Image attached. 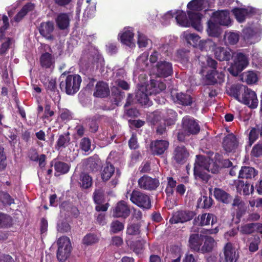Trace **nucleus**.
<instances>
[{
	"mask_svg": "<svg viewBox=\"0 0 262 262\" xmlns=\"http://www.w3.org/2000/svg\"><path fill=\"white\" fill-rule=\"evenodd\" d=\"M234 62L228 70L233 76H237L246 68L248 64L247 56L243 53L239 52L234 54Z\"/></svg>",
	"mask_w": 262,
	"mask_h": 262,
	"instance_id": "obj_5",
	"label": "nucleus"
},
{
	"mask_svg": "<svg viewBox=\"0 0 262 262\" xmlns=\"http://www.w3.org/2000/svg\"><path fill=\"white\" fill-rule=\"evenodd\" d=\"M251 156L255 158L262 156V144L257 143L254 145L251 151Z\"/></svg>",
	"mask_w": 262,
	"mask_h": 262,
	"instance_id": "obj_61",
	"label": "nucleus"
},
{
	"mask_svg": "<svg viewBox=\"0 0 262 262\" xmlns=\"http://www.w3.org/2000/svg\"><path fill=\"white\" fill-rule=\"evenodd\" d=\"M185 38L187 42L193 46L196 45L199 42L200 37V36L194 33H189L186 35Z\"/></svg>",
	"mask_w": 262,
	"mask_h": 262,
	"instance_id": "obj_60",
	"label": "nucleus"
},
{
	"mask_svg": "<svg viewBox=\"0 0 262 262\" xmlns=\"http://www.w3.org/2000/svg\"><path fill=\"white\" fill-rule=\"evenodd\" d=\"M35 5L31 2H28L23 6L21 9L17 13L14 17L15 22H20L29 13L34 11Z\"/></svg>",
	"mask_w": 262,
	"mask_h": 262,
	"instance_id": "obj_26",
	"label": "nucleus"
},
{
	"mask_svg": "<svg viewBox=\"0 0 262 262\" xmlns=\"http://www.w3.org/2000/svg\"><path fill=\"white\" fill-rule=\"evenodd\" d=\"M196 213L194 211L181 209L173 212L169 220L171 224L185 223L192 220Z\"/></svg>",
	"mask_w": 262,
	"mask_h": 262,
	"instance_id": "obj_7",
	"label": "nucleus"
},
{
	"mask_svg": "<svg viewBox=\"0 0 262 262\" xmlns=\"http://www.w3.org/2000/svg\"><path fill=\"white\" fill-rule=\"evenodd\" d=\"M47 93L50 95L52 99L54 101H58L60 99V95L57 88L55 79L51 78L44 83Z\"/></svg>",
	"mask_w": 262,
	"mask_h": 262,
	"instance_id": "obj_15",
	"label": "nucleus"
},
{
	"mask_svg": "<svg viewBox=\"0 0 262 262\" xmlns=\"http://www.w3.org/2000/svg\"><path fill=\"white\" fill-rule=\"evenodd\" d=\"M124 224L120 221L116 220L111 223L110 226V232L113 233H117L123 230Z\"/></svg>",
	"mask_w": 262,
	"mask_h": 262,
	"instance_id": "obj_55",
	"label": "nucleus"
},
{
	"mask_svg": "<svg viewBox=\"0 0 262 262\" xmlns=\"http://www.w3.org/2000/svg\"><path fill=\"white\" fill-rule=\"evenodd\" d=\"M129 207L124 201H120L117 203L113 209V216L116 217L127 218L130 214Z\"/></svg>",
	"mask_w": 262,
	"mask_h": 262,
	"instance_id": "obj_17",
	"label": "nucleus"
},
{
	"mask_svg": "<svg viewBox=\"0 0 262 262\" xmlns=\"http://www.w3.org/2000/svg\"><path fill=\"white\" fill-rule=\"evenodd\" d=\"M213 203V200L211 196L204 195L200 198L198 200V206L203 209L210 208Z\"/></svg>",
	"mask_w": 262,
	"mask_h": 262,
	"instance_id": "obj_42",
	"label": "nucleus"
},
{
	"mask_svg": "<svg viewBox=\"0 0 262 262\" xmlns=\"http://www.w3.org/2000/svg\"><path fill=\"white\" fill-rule=\"evenodd\" d=\"M136 100L142 105L150 106L151 102L149 101L147 94L141 90H138L136 93Z\"/></svg>",
	"mask_w": 262,
	"mask_h": 262,
	"instance_id": "obj_43",
	"label": "nucleus"
},
{
	"mask_svg": "<svg viewBox=\"0 0 262 262\" xmlns=\"http://www.w3.org/2000/svg\"><path fill=\"white\" fill-rule=\"evenodd\" d=\"M183 130L187 136L196 135L200 130V127L195 120L188 116L182 119Z\"/></svg>",
	"mask_w": 262,
	"mask_h": 262,
	"instance_id": "obj_9",
	"label": "nucleus"
},
{
	"mask_svg": "<svg viewBox=\"0 0 262 262\" xmlns=\"http://www.w3.org/2000/svg\"><path fill=\"white\" fill-rule=\"evenodd\" d=\"M239 145V142L233 133L226 135L223 140L222 147L227 153H234Z\"/></svg>",
	"mask_w": 262,
	"mask_h": 262,
	"instance_id": "obj_10",
	"label": "nucleus"
},
{
	"mask_svg": "<svg viewBox=\"0 0 262 262\" xmlns=\"http://www.w3.org/2000/svg\"><path fill=\"white\" fill-rule=\"evenodd\" d=\"M190 56V51L184 49L178 50L177 53L178 59L184 64L187 63L189 61Z\"/></svg>",
	"mask_w": 262,
	"mask_h": 262,
	"instance_id": "obj_45",
	"label": "nucleus"
},
{
	"mask_svg": "<svg viewBox=\"0 0 262 262\" xmlns=\"http://www.w3.org/2000/svg\"><path fill=\"white\" fill-rule=\"evenodd\" d=\"M156 69V74L160 77H167L173 73L172 64L165 60L157 62Z\"/></svg>",
	"mask_w": 262,
	"mask_h": 262,
	"instance_id": "obj_14",
	"label": "nucleus"
},
{
	"mask_svg": "<svg viewBox=\"0 0 262 262\" xmlns=\"http://www.w3.org/2000/svg\"><path fill=\"white\" fill-rule=\"evenodd\" d=\"M210 213H203L195 217L193 221L194 226H204L209 225L210 222Z\"/></svg>",
	"mask_w": 262,
	"mask_h": 262,
	"instance_id": "obj_38",
	"label": "nucleus"
},
{
	"mask_svg": "<svg viewBox=\"0 0 262 262\" xmlns=\"http://www.w3.org/2000/svg\"><path fill=\"white\" fill-rule=\"evenodd\" d=\"M78 184L82 189H88L92 186L93 180L88 173L82 172L79 176Z\"/></svg>",
	"mask_w": 262,
	"mask_h": 262,
	"instance_id": "obj_33",
	"label": "nucleus"
},
{
	"mask_svg": "<svg viewBox=\"0 0 262 262\" xmlns=\"http://www.w3.org/2000/svg\"><path fill=\"white\" fill-rule=\"evenodd\" d=\"M239 102L248 105L251 108H256L258 103L255 92L247 86L245 88Z\"/></svg>",
	"mask_w": 262,
	"mask_h": 262,
	"instance_id": "obj_8",
	"label": "nucleus"
},
{
	"mask_svg": "<svg viewBox=\"0 0 262 262\" xmlns=\"http://www.w3.org/2000/svg\"><path fill=\"white\" fill-rule=\"evenodd\" d=\"M212 16L215 22L221 26H229L231 24L229 11L222 10L214 12Z\"/></svg>",
	"mask_w": 262,
	"mask_h": 262,
	"instance_id": "obj_18",
	"label": "nucleus"
},
{
	"mask_svg": "<svg viewBox=\"0 0 262 262\" xmlns=\"http://www.w3.org/2000/svg\"><path fill=\"white\" fill-rule=\"evenodd\" d=\"M203 0H192L187 4V8L190 10L201 11L203 9Z\"/></svg>",
	"mask_w": 262,
	"mask_h": 262,
	"instance_id": "obj_53",
	"label": "nucleus"
},
{
	"mask_svg": "<svg viewBox=\"0 0 262 262\" xmlns=\"http://www.w3.org/2000/svg\"><path fill=\"white\" fill-rule=\"evenodd\" d=\"M189 156V152L184 145L177 146L174 149L172 159L179 164H184Z\"/></svg>",
	"mask_w": 262,
	"mask_h": 262,
	"instance_id": "obj_13",
	"label": "nucleus"
},
{
	"mask_svg": "<svg viewBox=\"0 0 262 262\" xmlns=\"http://www.w3.org/2000/svg\"><path fill=\"white\" fill-rule=\"evenodd\" d=\"M206 78L208 84H221L224 81L225 74L217 70H210L207 72Z\"/></svg>",
	"mask_w": 262,
	"mask_h": 262,
	"instance_id": "obj_21",
	"label": "nucleus"
},
{
	"mask_svg": "<svg viewBox=\"0 0 262 262\" xmlns=\"http://www.w3.org/2000/svg\"><path fill=\"white\" fill-rule=\"evenodd\" d=\"M54 30V25L52 21L42 22L38 27L40 34L49 40H53L54 39V35L52 34Z\"/></svg>",
	"mask_w": 262,
	"mask_h": 262,
	"instance_id": "obj_16",
	"label": "nucleus"
},
{
	"mask_svg": "<svg viewBox=\"0 0 262 262\" xmlns=\"http://www.w3.org/2000/svg\"><path fill=\"white\" fill-rule=\"evenodd\" d=\"M214 196L217 201L226 204L231 203L233 200V197L229 193L219 188H214Z\"/></svg>",
	"mask_w": 262,
	"mask_h": 262,
	"instance_id": "obj_27",
	"label": "nucleus"
},
{
	"mask_svg": "<svg viewBox=\"0 0 262 262\" xmlns=\"http://www.w3.org/2000/svg\"><path fill=\"white\" fill-rule=\"evenodd\" d=\"M224 260L223 262H236L238 256L231 243H228L224 248Z\"/></svg>",
	"mask_w": 262,
	"mask_h": 262,
	"instance_id": "obj_22",
	"label": "nucleus"
},
{
	"mask_svg": "<svg viewBox=\"0 0 262 262\" xmlns=\"http://www.w3.org/2000/svg\"><path fill=\"white\" fill-rule=\"evenodd\" d=\"M177 14L176 19L177 23L179 24L180 26L182 27L191 26L198 31H201L202 30L203 27L201 24V19L203 15L202 14L188 11L187 14L189 20L184 11H178Z\"/></svg>",
	"mask_w": 262,
	"mask_h": 262,
	"instance_id": "obj_2",
	"label": "nucleus"
},
{
	"mask_svg": "<svg viewBox=\"0 0 262 262\" xmlns=\"http://www.w3.org/2000/svg\"><path fill=\"white\" fill-rule=\"evenodd\" d=\"M130 201L139 207L149 209L151 207V200L148 195L139 190H134L130 194Z\"/></svg>",
	"mask_w": 262,
	"mask_h": 262,
	"instance_id": "obj_6",
	"label": "nucleus"
},
{
	"mask_svg": "<svg viewBox=\"0 0 262 262\" xmlns=\"http://www.w3.org/2000/svg\"><path fill=\"white\" fill-rule=\"evenodd\" d=\"M258 175V171L250 166H242L238 172V178L252 179Z\"/></svg>",
	"mask_w": 262,
	"mask_h": 262,
	"instance_id": "obj_28",
	"label": "nucleus"
},
{
	"mask_svg": "<svg viewBox=\"0 0 262 262\" xmlns=\"http://www.w3.org/2000/svg\"><path fill=\"white\" fill-rule=\"evenodd\" d=\"M40 66L43 69H50L54 67L55 59L53 55L49 52L42 53L39 58Z\"/></svg>",
	"mask_w": 262,
	"mask_h": 262,
	"instance_id": "obj_30",
	"label": "nucleus"
},
{
	"mask_svg": "<svg viewBox=\"0 0 262 262\" xmlns=\"http://www.w3.org/2000/svg\"><path fill=\"white\" fill-rule=\"evenodd\" d=\"M151 86L156 89L155 93H160L162 91L166 89V85L163 82L160 81H151Z\"/></svg>",
	"mask_w": 262,
	"mask_h": 262,
	"instance_id": "obj_64",
	"label": "nucleus"
},
{
	"mask_svg": "<svg viewBox=\"0 0 262 262\" xmlns=\"http://www.w3.org/2000/svg\"><path fill=\"white\" fill-rule=\"evenodd\" d=\"M207 32L209 35L212 37H218L220 34L218 27L211 20L208 21Z\"/></svg>",
	"mask_w": 262,
	"mask_h": 262,
	"instance_id": "obj_52",
	"label": "nucleus"
},
{
	"mask_svg": "<svg viewBox=\"0 0 262 262\" xmlns=\"http://www.w3.org/2000/svg\"><path fill=\"white\" fill-rule=\"evenodd\" d=\"M205 171L206 170L204 168L203 165L201 164L200 161L196 158L193 167V173L195 177L200 179L203 181L207 182L210 176Z\"/></svg>",
	"mask_w": 262,
	"mask_h": 262,
	"instance_id": "obj_24",
	"label": "nucleus"
},
{
	"mask_svg": "<svg viewBox=\"0 0 262 262\" xmlns=\"http://www.w3.org/2000/svg\"><path fill=\"white\" fill-rule=\"evenodd\" d=\"M214 56L220 61H229L234 57L235 54L229 48L224 47H217L214 50Z\"/></svg>",
	"mask_w": 262,
	"mask_h": 262,
	"instance_id": "obj_20",
	"label": "nucleus"
},
{
	"mask_svg": "<svg viewBox=\"0 0 262 262\" xmlns=\"http://www.w3.org/2000/svg\"><path fill=\"white\" fill-rule=\"evenodd\" d=\"M115 172L114 166L110 163H107L106 166L104 167L101 176L103 182H106L111 178Z\"/></svg>",
	"mask_w": 262,
	"mask_h": 262,
	"instance_id": "obj_41",
	"label": "nucleus"
},
{
	"mask_svg": "<svg viewBox=\"0 0 262 262\" xmlns=\"http://www.w3.org/2000/svg\"><path fill=\"white\" fill-rule=\"evenodd\" d=\"M110 90L107 83L99 81L97 82L95 86V90L93 95L95 97L105 98L110 95Z\"/></svg>",
	"mask_w": 262,
	"mask_h": 262,
	"instance_id": "obj_23",
	"label": "nucleus"
},
{
	"mask_svg": "<svg viewBox=\"0 0 262 262\" xmlns=\"http://www.w3.org/2000/svg\"><path fill=\"white\" fill-rule=\"evenodd\" d=\"M240 232L243 234H250L254 232V223L246 224L242 226Z\"/></svg>",
	"mask_w": 262,
	"mask_h": 262,
	"instance_id": "obj_58",
	"label": "nucleus"
},
{
	"mask_svg": "<svg viewBox=\"0 0 262 262\" xmlns=\"http://www.w3.org/2000/svg\"><path fill=\"white\" fill-rule=\"evenodd\" d=\"M57 27L60 30L67 29L70 26V19L69 15L67 13H60L55 19Z\"/></svg>",
	"mask_w": 262,
	"mask_h": 262,
	"instance_id": "obj_29",
	"label": "nucleus"
},
{
	"mask_svg": "<svg viewBox=\"0 0 262 262\" xmlns=\"http://www.w3.org/2000/svg\"><path fill=\"white\" fill-rule=\"evenodd\" d=\"M225 38L226 43L231 45H234L238 42L239 35L237 33L230 32L226 33Z\"/></svg>",
	"mask_w": 262,
	"mask_h": 262,
	"instance_id": "obj_51",
	"label": "nucleus"
},
{
	"mask_svg": "<svg viewBox=\"0 0 262 262\" xmlns=\"http://www.w3.org/2000/svg\"><path fill=\"white\" fill-rule=\"evenodd\" d=\"M176 102L182 105H191L192 103V98L190 95L187 94L180 93H177L176 96Z\"/></svg>",
	"mask_w": 262,
	"mask_h": 262,
	"instance_id": "obj_39",
	"label": "nucleus"
},
{
	"mask_svg": "<svg viewBox=\"0 0 262 262\" xmlns=\"http://www.w3.org/2000/svg\"><path fill=\"white\" fill-rule=\"evenodd\" d=\"M57 244L58 247L57 258L59 262H65L71 252L72 246L70 239L66 236H63L58 239Z\"/></svg>",
	"mask_w": 262,
	"mask_h": 262,
	"instance_id": "obj_4",
	"label": "nucleus"
},
{
	"mask_svg": "<svg viewBox=\"0 0 262 262\" xmlns=\"http://www.w3.org/2000/svg\"><path fill=\"white\" fill-rule=\"evenodd\" d=\"M215 241L213 238L209 236H205L204 245L202 247L201 251L203 253L209 252L212 251Z\"/></svg>",
	"mask_w": 262,
	"mask_h": 262,
	"instance_id": "obj_47",
	"label": "nucleus"
},
{
	"mask_svg": "<svg viewBox=\"0 0 262 262\" xmlns=\"http://www.w3.org/2000/svg\"><path fill=\"white\" fill-rule=\"evenodd\" d=\"M247 10H245V8H234L232 9V12L233 14L234 15L236 20L239 23H243L246 19V12Z\"/></svg>",
	"mask_w": 262,
	"mask_h": 262,
	"instance_id": "obj_50",
	"label": "nucleus"
},
{
	"mask_svg": "<svg viewBox=\"0 0 262 262\" xmlns=\"http://www.w3.org/2000/svg\"><path fill=\"white\" fill-rule=\"evenodd\" d=\"M245 10H247L246 12L247 17H256V16H259L261 14L260 10L255 8L248 7L245 8Z\"/></svg>",
	"mask_w": 262,
	"mask_h": 262,
	"instance_id": "obj_63",
	"label": "nucleus"
},
{
	"mask_svg": "<svg viewBox=\"0 0 262 262\" xmlns=\"http://www.w3.org/2000/svg\"><path fill=\"white\" fill-rule=\"evenodd\" d=\"M93 198L96 204H102L104 202V194L101 189H96L93 194Z\"/></svg>",
	"mask_w": 262,
	"mask_h": 262,
	"instance_id": "obj_54",
	"label": "nucleus"
},
{
	"mask_svg": "<svg viewBox=\"0 0 262 262\" xmlns=\"http://www.w3.org/2000/svg\"><path fill=\"white\" fill-rule=\"evenodd\" d=\"M125 96V93L121 91L118 87L113 86L112 88V96L116 105H119V103L123 99Z\"/></svg>",
	"mask_w": 262,
	"mask_h": 262,
	"instance_id": "obj_44",
	"label": "nucleus"
},
{
	"mask_svg": "<svg viewBox=\"0 0 262 262\" xmlns=\"http://www.w3.org/2000/svg\"><path fill=\"white\" fill-rule=\"evenodd\" d=\"M54 168L56 172L64 174L69 171L70 166L65 162L57 161L55 163Z\"/></svg>",
	"mask_w": 262,
	"mask_h": 262,
	"instance_id": "obj_48",
	"label": "nucleus"
},
{
	"mask_svg": "<svg viewBox=\"0 0 262 262\" xmlns=\"http://www.w3.org/2000/svg\"><path fill=\"white\" fill-rule=\"evenodd\" d=\"M59 86L61 90L69 95L76 94L79 90L82 81L78 74L67 75L65 72L61 75Z\"/></svg>",
	"mask_w": 262,
	"mask_h": 262,
	"instance_id": "obj_3",
	"label": "nucleus"
},
{
	"mask_svg": "<svg viewBox=\"0 0 262 262\" xmlns=\"http://www.w3.org/2000/svg\"><path fill=\"white\" fill-rule=\"evenodd\" d=\"M237 192L240 194L249 195L254 191V187L249 183L243 180H238L234 182Z\"/></svg>",
	"mask_w": 262,
	"mask_h": 262,
	"instance_id": "obj_25",
	"label": "nucleus"
},
{
	"mask_svg": "<svg viewBox=\"0 0 262 262\" xmlns=\"http://www.w3.org/2000/svg\"><path fill=\"white\" fill-rule=\"evenodd\" d=\"M121 43L127 46L130 47L134 43V33L132 30L129 28L124 29L122 33L119 35Z\"/></svg>",
	"mask_w": 262,
	"mask_h": 262,
	"instance_id": "obj_34",
	"label": "nucleus"
},
{
	"mask_svg": "<svg viewBox=\"0 0 262 262\" xmlns=\"http://www.w3.org/2000/svg\"><path fill=\"white\" fill-rule=\"evenodd\" d=\"M138 183L141 189L154 190L159 186V181L157 179L152 178L147 175H144L138 180Z\"/></svg>",
	"mask_w": 262,
	"mask_h": 262,
	"instance_id": "obj_11",
	"label": "nucleus"
},
{
	"mask_svg": "<svg viewBox=\"0 0 262 262\" xmlns=\"http://www.w3.org/2000/svg\"><path fill=\"white\" fill-rule=\"evenodd\" d=\"M13 219L9 215L0 212V228L10 227L12 225Z\"/></svg>",
	"mask_w": 262,
	"mask_h": 262,
	"instance_id": "obj_46",
	"label": "nucleus"
},
{
	"mask_svg": "<svg viewBox=\"0 0 262 262\" xmlns=\"http://www.w3.org/2000/svg\"><path fill=\"white\" fill-rule=\"evenodd\" d=\"M260 242V238L257 235H254L252 241L250 243L249 250L250 252H254L258 249V245Z\"/></svg>",
	"mask_w": 262,
	"mask_h": 262,
	"instance_id": "obj_59",
	"label": "nucleus"
},
{
	"mask_svg": "<svg viewBox=\"0 0 262 262\" xmlns=\"http://www.w3.org/2000/svg\"><path fill=\"white\" fill-rule=\"evenodd\" d=\"M70 137L69 132L58 136L55 148L57 151H61L68 146L70 143Z\"/></svg>",
	"mask_w": 262,
	"mask_h": 262,
	"instance_id": "obj_32",
	"label": "nucleus"
},
{
	"mask_svg": "<svg viewBox=\"0 0 262 262\" xmlns=\"http://www.w3.org/2000/svg\"><path fill=\"white\" fill-rule=\"evenodd\" d=\"M84 164L92 171H97L99 168L100 159L99 156L95 154L84 160Z\"/></svg>",
	"mask_w": 262,
	"mask_h": 262,
	"instance_id": "obj_36",
	"label": "nucleus"
},
{
	"mask_svg": "<svg viewBox=\"0 0 262 262\" xmlns=\"http://www.w3.org/2000/svg\"><path fill=\"white\" fill-rule=\"evenodd\" d=\"M141 224L139 222H135L132 219L128 224L126 228V234L129 235L136 236L141 233Z\"/></svg>",
	"mask_w": 262,
	"mask_h": 262,
	"instance_id": "obj_37",
	"label": "nucleus"
},
{
	"mask_svg": "<svg viewBox=\"0 0 262 262\" xmlns=\"http://www.w3.org/2000/svg\"><path fill=\"white\" fill-rule=\"evenodd\" d=\"M245 88H246V86L241 84H232L228 90L227 93L230 96L233 97L236 100L240 101V95L243 93Z\"/></svg>",
	"mask_w": 262,
	"mask_h": 262,
	"instance_id": "obj_35",
	"label": "nucleus"
},
{
	"mask_svg": "<svg viewBox=\"0 0 262 262\" xmlns=\"http://www.w3.org/2000/svg\"><path fill=\"white\" fill-rule=\"evenodd\" d=\"M55 115V112L53 110H51V106L50 104H46L45 106L44 113L41 119L42 120H47L51 121L52 116Z\"/></svg>",
	"mask_w": 262,
	"mask_h": 262,
	"instance_id": "obj_57",
	"label": "nucleus"
},
{
	"mask_svg": "<svg viewBox=\"0 0 262 262\" xmlns=\"http://www.w3.org/2000/svg\"><path fill=\"white\" fill-rule=\"evenodd\" d=\"M168 141L165 140H156L152 141L150 144L151 152L154 156L163 155L169 147Z\"/></svg>",
	"mask_w": 262,
	"mask_h": 262,
	"instance_id": "obj_12",
	"label": "nucleus"
},
{
	"mask_svg": "<svg viewBox=\"0 0 262 262\" xmlns=\"http://www.w3.org/2000/svg\"><path fill=\"white\" fill-rule=\"evenodd\" d=\"M13 39L11 38H6V41L3 42L0 48V54H4L10 48L12 43Z\"/></svg>",
	"mask_w": 262,
	"mask_h": 262,
	"instance_id": "obj_62",
	"label": "nucleus"
},
{
	"mask_svg": "<svg viewBox=\"0 0 262 262\" xmlns=\"http://www.w3.org/2000/svg\"><path fill=\"white\" fill-rule=\"evenodd\" d=\"M196 158L200 161V163L203 165L207 172L214 174L219 173L221 168L229 167L232 164L228 159H224L223 156L219 153L215 154L214 160L207 159L202 155H197Z\"/></svg>",
	"mask_w": 262,
	"mask_h": 262,
	"instance_id": "obj_1",
	"label": "nucleus"
},
{
	"mask_svg": "<svg viewBox=\"0 0 262 262\" xmlns=\"http://www.w3.org/2000/svg\"><path fill=\"white\" fill-rule=\"evenodd\" d=\"M91 145V140L88 137H83L80 140L79 148L83 151L88 154L91 152L93 150Z\"/></svg>",
	"mask_w": 262,
	"mask_h": 262,
	"instance_id": "obj_49",
	"label": "nucleus"
},
{
	"mask_svg": "<svg viewBox=\"0 0 262 262\" xmlns=\"http://www.w3.org/2000/svg\"><path fill=\"white\" fill-rule=\"evenodd\" d=\"M195 61L203 69L209 67L211 68L212 70H216L217 62L212 58L201 55L199 53L195 54Z\"/></svg>",
	"mask_w": 262,
	"mask_h": 262,
	"instance_id": "obj_19",
	"label": "nucleus"
},
{
	"mask_svg": "<svg viewBox=\"0 0 262 262\" xmlns=\"http://www.w3.org/2000/svg\"><path fill=\"white\" fill-rule=\"evenodd\" d=\"M98 238L96 235L94 233H88L86 234L83 239L82 243L86 245H91L98 242Z\"/></svg>",
	"mask_w": 262,
	"mask_h": 262,
	"instance_id": "obj_56",
	"label": "nucleus"
},
{
	"mask_svg": "<svg viewBox=\"0 0 262 262\" xmlns=\"http://www.w3.org/2000/svg\"><path fill=\"white\" fill-rule=\"evenodd\" d=\"M203 236L198 233L192 234L189 239V245L191 249L199 251L203 242Z\"/></svg>",
	"mask_w": 262,
	"mask_h": 262,
	"instance_id": "obj_31",
	"label": "nucleus"
},
{
	"mask_svg": "<svg viewBox=\"0 0 262 262\" xmlns=\"http://www.w3.org/2000/svg\"><path fill=\"white\" fill-rule=\"evenodd\" d=\"M165 111V114L163 116L165 123L168 126L174 124L178 116L177 112L172 109L168 108Z\"/></svg>",
	"mask_w": 262,
	"mask_h": 262,
	"instance_id": "obj_40",
	"label": "nucleus"
}]
</instances>
